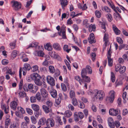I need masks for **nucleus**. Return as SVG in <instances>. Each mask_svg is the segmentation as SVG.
Segmentation results:
<instances>
[{
    "mask_svg": "<svg viewBox=\"0 0 128 128\" xmlns=\"http://www.w3.org/2000/svg\"><path fill=\"white\" fill-rule=\"evenodd\" d=\"M106 17L108 20L110 22H111L112 20V16L110 14H107Z\"/></svg>",
    "mask_w": 128,
    "mask_h": 128,
    "instance_id": "79ce46f5",
    "label": "nucleus"
},
{
    "mask_svg": "<svg viewBox=\"0 0 128 128\" xmlns=\"http://www.w3.org/2000/svg\"><path fill=\"white\" fill-rule=\"evenodd\" d=\"M18 94L19 96L23 98L26 96V94L24 91H18Z\"/></svg>",
    "mask_w": 128,
    "mask_h": 128,
    "instance_id": "2f4dec72",
    "label": "nucleus"
},
{
    "mask_svg": "<svg viewBox=\"0 0 128 128\" xmlns=\"http://www.w3.org/2000/svg\"><path fill=\"white\" fill-rule=\"evenodd\" d=\"M10 119L8 118H7V116L6 117L5 125L8 126L10 125Z\"/></svg>",
    "mask_w": 128,
    "mask_h": 128,
    "instance_id": "4c0bfd02",
    "label": "nucleus"
},
{
    "mask_svg": "<svg viewBox=\"0 0 128 128\" xmlns=\"http://www.w3.org/2000/svg\"><path fill=\"white\" fill-rule=\"evenodd\" d=\"M18 51L16 50L13 51L12 53V56L14 58H15L17 56L18 54Z\"/></svg>",
    "mask_w": 128,
    "mask_h": 128,
    "instance_id": "a18cd8bd",
    "label": "nucleus"
},
{
    "mask_svg": "<svg viewBox=\"0 0 128 128\" xmlns=\"http://www.w3.org/2000/svg\"><path fill=\"white\" fill-rule=\"evenodd\" d=\"M52 46L54 48L58 50H60L61 48L60 46L58 43H55L52 45Z\"/></svg>",
    "mask_w": 128,
    "mask_h": 128,
    "instance_id": "a211bd4d",
    "label": "nucleus"
},
{
    "mask_svg": "<svg viewBox=\"0 0 128 128\" xmlns=\"http://www.w3.org/2000/svg\"><path fill=\"white\" fill-rule=\"evenodd\" d=\"M110 79L113 82H114L116 80L115 74L112 72H111Z\"/></svg>",
    "mask_w": 128,
    "mask_h": 128,
    "instance_id": "c85d7f7f",
    "label": "nucleus"
},
{
    "mask_svg": "<svg viewBox=\"0 0 128 128\" xmlns=\"http://www.w3.org/2000/svg\"><path fill=\"white\" fill-rule=\"evenodd\" d=\"M97 119L99 123L102 124L103 122V120L100 116H98L97 117Z\"/></svg>",
    "mask_w": 128,
    "mask_h": 128,
    "instance_id": "680f3d73",
    "label": "nucleus"
},
{
    "mask_svg": "<svg viewBox=\"0 0 128 128\" xmlns=\"http://www.w3.org/2000/svg\"><path fill=\"white\" fill-rule=\"evenodd\" d=\"M30 68L31 67L29 64L27 63L25 64L22 68L23 75L24 76L25 75L27 72V70H29Z\"/></svg>",
    "mask_w": 128,
    "mask_h": 128,
    "instance_id": "0eeeda50",
    "label": "nucleus"
},
{
    "mask_svg": "<svg viewBox=\"0 0 128 128\" xmlns=\"http://www.w3.org/2000/svg\"><path fill=\"white\" fill-rule=\"evenodd\" d=\"M95 14L96 16L98 18H100L101 16V12L98 10H96L95 11Z\"/></svg>",
    "mask_w": 128,
    "mask_h": 128,
    "instance_id": "58836bf2",
    "label": "nucleus"
},
{
    "mask_svg": "<svg viewBox=\"0 0 128 128\" xmlns=\"http://www.w3.org/2000/svg\"><path fill=\"white\" fill-rule=\"evenodd\" d=\"M26 110L27 113L29 114L32 115L33 114V111L32 110L29 108H26Z\"/></svg>",
    "mask_w": 128,
    "mask_h": 128,
    "instance_id": "4d7b16f0",
    "label": "nucleus"
},
{
    "mask_svg": "<svg viewBox=\"0 0 128 128\" xmlns=\"http://www.w3.org/2000/svg\"><path fill=\"white\" fill-rule=\"evenodd\" d=\"M31 69L34 72L37 71L38 70V66L35 65L33 66Z\"/></svg>",
    "mask_w": 128,
    "mask_h": 128,
    "instance_id": "37998d69",
    "label": "nucleus"
},
{
    "mask_svg": "<svg viewBox=\"0 0 128 128\" xmlns=\"http://www.w3.org/2000/svg\"><path fill=\"white\" fill-rule=\"evenodd\" d=\"M74 120L76 122H77L78 121V117L77 112L75 113L74 115Z\"/></svg>",
    "mask_w": 128,
    "mask_h": 128,
    "instance_id": "8fccbe9b",
    "label": "nucleus"
},
{
    "mask_svg": "<svg viewBox=\"0 0 128 128\" xmlns=\"http://www.w3.org/2000/svg\"><path fill=\"white\" fill-rule=\"evenodd\" d=\"M95 94L94 97L95 100H102L103 99L104 96V93L102 90H95Z\"/></svg>",
    "mask_w": 128,
    "mask_h": 128,
    "instance_id": "f257e3e1",
    "label": "nucleus"
},
{
    "mask_svg": "<svg viewBox=\"0 0 128 128\" xmlns=\"http://www.w3.org/2000/svg\"><path fill=\"white\" fill-rule=\"evenodd\" d=\"M18 104V101H12L10 103V106L11 108L15 110Z\"/></svg>",
    "mask_w": 128,
    "mask_h": 128,
    "instance_id": "4468645a",
    "label": "nucleus"
},
{
    "mask_svg": "<svg viewBox=\"0 0 128 128\" xmlns=\"http://www.w3.org/2000/svg\"><path fill=\"white\" fill-rule=\"evenodd\" d=\"M24 120L26 121V123L28 124H29L30 122V119L27 116H25L24 118Z\"/></svg>",
    "mask_w": 128,
    "mask_h": 128,
    "instance_id": "e2e57ef3",
    "label": "nucleus"
},
{
    "mask_svg": "<svg viewBox=\"0 0 128 128\" xmlns=\"http://www.w3.org/2000/svg\"><path fill=\"white\" fill-rule=\"evenodd\" d=\"M42 108L44 111L46 113H48L52 111L51 108L45 105H42Z\"/></svg>",
    "mask_w": 128,
    "mask_h": 128,
    "instance_id": "ddd939ff",
    "label": "nucleus"
},
{
    "mask_svg": "<svg viewBox=\"0 0 128 128\" xmlns=\"http://www.w3.org/2000/svg\"><path fill=\"white\" fill-rule=\"evenodd\" d=\"M30 76L32 79L34 80V81L36 79L39 77L40 76L38 74L34 73L32 74Z\"/></svg>",
    "mask_w": 128,
    "mask_h": 128,
    "instance_id": "5701e85b",
    "label": "nucleus"
},
{
    "mask_svg": "<svg viewBox=\"0 0 128 128\" xmlns=\"http://www.w3.org/2000/svg\"><path fill=\"white\" fill-rule=\"evenodd\" d=\"M86 71L88 74H91L92 73V70L91 67L89 66H86V68H85Z\"/></svg>",
    "mask_w": 128,
    "mask_h": 128,
    "instance_id": "c9c22d12",
    "label": "nucleus"
},
{
    "mask_svg": "<svg viewBox=\"0 0 128 128\" xmlns=\"http://www.w3.org/2000/svg\"><path fill=\"white\" fill-rule=\"evenodd\" d=\"M16 43L15 42H11L9 44L10 47L12 49H14L16 45Z\"/></svg>",
    "mask_w": 128,
    "mask_h": 128,
    "instance_id": "de8ad7c7",
    "label": "nucleus"
},
{
    "mask_svg": "<svg viewBox=\"0 0 128 128\" xmlns=\"http://www.w3.org/2000/svg\"><path fill=\"white\" fill-rule=\"evenodd\" d=\"M31 120L32 122L34 124H35L36 122V119L34 116L31 117Z\"/></svg>",
    "mask_w": 128,
    "mask_h": 128,
    "instance_id": "603ef678",
    "label": "nucleus"
},
{
    "mask_svg": "<svg viewBox=\"0 0 128 128\" xmlns=\"http://www.w3.org/2000/svg\"><path fill=\"white\" fill-rule=\"evenodd\" d=\"M108 38V35L107 34L105 33L104 34V40L105 42V44H106V42L107 41V39Z\"/></svg>",
    "mask_w": 128,
    "mask_h": 128,
    "instance_id": "6e6d98bb",
    "label": "nucleus"
},
{
    "mask_svg": "<svg viewBox=\"0 0 128 128\" xmlns=\"http://www.w3.org/2000/svg\"><path fill=\"white\" fill-rule=\"evenodd\" d=\"M95 93L96 92H95V90L93 91L92 90H89V92H88V94L92 95L94 98V94H95Z\"/></svg>",
    "mask_w": 128,
    "mask_h": 128,
    "instance_id": "3c124183",
    "label": "nucleus"
},
{
    "mask_svg": "<svg viewBox=\"0 0 128 128\" xmlns=\"http://www.w3.org/2000/svg\"><path fill=\"white\" fill-rule=\"evenodd\" d=\"M50 94L51 96L53 98H55L57 96V91L53 89L51 90Z\"/></svg>",
    "mask_w": 128,
    "mask_h": 128,
    "instance_id": "412c9836",
    "label": "nucleus"
},
{
    "mask_svg": "<svg viewBox=\"0 0 128 128\" xmlns=\"http://www.w3.org/2000/svg\"><path fill=\"white\" fill-rule=\"evenodd\" d=\"M120 110L118 109H114L113 108H111L109 110V113L110 115L112 116H116L118 114V111Z\"/></svg>",
    "mask_w": 128,
    "mask_h": 128,
    "instance_id": "6e6552de",
    "label": "nucleus"
},
{
    "mask_svg": "<svg viewBox=\"0 0 128 128\" xmlns=\"http://www.w3.org/2000/svg\"><path fill=\"white\" fill-rule=\"evenodd\" d=\"M61 87L62 90L64 92H66V88L65 84L64 83L61 84Z\"/></svg>",
    "mask_w": 128,
    "mask_h": 128,
    "instance_id": "09e8293b",
    "label": "nucleus"
},
{
    "mask_svg": "<svg viewBox=\"0 0 128 128\" xmlns=\"http://www.w3.org/2000/svg\"><path fill=\"white\" fill-rule=\"evenodd\" d=\"M101 8L103 11H105L106 12H111V10L107 6H102Z\"/></svg>",
    "mask_w": 128,
    "mask_h": 128,
    "instance_id": "aec40b11",
    "label": "nucleus"
},
{
    "mask_svg": "<svg viewBox=\"0 0 128 128\" xmlns=\"http://www.w3.org/2000/svg\"><path fill=\"white\" fill-rule=\"evenodd\" d=\"M46 80L48 83L51 86H54L55 85V80L54 78L51 76H47L46 77Z\"/></svg>",
    "mask_w": 128,
    "mask_h": 128,
    "instance_id": "20e7f679",
    "label": "nucleus"
},
{
    "mask_svg": "<svg viewBox=\"0 0 128 128\" xmlns=\"http://www.w3.org/2000/svg\"><path fill=\"white\" fill-rule=\"evenodd\" d=\"M68 107L69 110H74V107L71 104H68Z\"/></svg>",
    "mask_w": 128,
    "mask_h": 128,
    "instance_id": "0e129e2a",
    "label": "nucleus"
},
{
    "mask_svg": "<svg viewBox=\"0 0 128 128\" xmlns=\"http://www.w3.org/2000/svg\"><path fill=\"white\" fill-rule=\"evenodd\" d=\"M60 1L61 2V4L63 8H64V7L66 6L68 3V2L66 0H60Z\"/></svg>",
    "mask_w": 128,
    "mask_h": 128,
    "instance_id": "4be33fe9",
    "label": "nucleus"
},
{
    "mask_svg": "<svg viewBox=\"0 0 128 128\" xmlns=\"http://www.w3.org/2000/svg\"><path fill=\"white\" fill-rule=\"evenodd\" d=\"M28 86L30 92L34 94L36 92L38 88L37 86H34L32 84H28Z\"/></svg>",
    "mask_w": 128,
    "mask_h": 128,
    "instance_id": "f03ea898",
    "label": "nucleus"
},
{
    "mask_svg": "<svg viewBox=\"0 0 128 128\" xmlns=\"http://www.w3.org/2000/svg\"><path fill=\"white\" fill-rule=\"evenodd\" d=\"M18 110L20 111L22 114H24L25 113V111L24 108L21 106L18 107Z\"/></svg>",
    "mask_w": 128,
    "mask_h": 128,
    "instance_id": "864d4df0",
    "label": "nucleus"
},
{
    "mask_svg": "<svg viewBox=\"0 0 128 128\" xmlns=\"http://www.w3.org/2000/svg\"><path fill=\"white\" fill-rule=\"evenodd\" d=\"M85 81L88 82H90V79L89 77L88 76H85L84 78H82Z\"/></svg>",
    "mask_w": 128,
    "mask_h": 128,
    "instance_id": "bf43d9fd",
    "label": "nucleus"
},
{
    "mask_svg": "<svg viewBox=\"0 0 128 128\" xmlns=\"http://www.w3.org/2000/svg\"><path fill=\"white\" fill-rule=\"evenodd\" d=\"M96 30V27L94 25L90 24L89 27V31L90 32L92 31H95Z\"/></svg>",
    "mask_w": 128,
    "mask_h": 128,
    "instance_id": "a878e982",
    "label": "nucleus"
},
{
    "mask_svg": "<svg viewBox=\"0 0 128 128\" xmlns=\"http://www.w3.org/2000/svg\"><path fill=\"white\" fill-rule=\"evenodd\" d=\"M72 104L74 106H76L78 104L77 100L76 98H73L72 101Z\"/></svg>",
    "mask_w": 128,
    "mask_h": 128,
    "instance_id": "a19ab883",
    "label": "nucleus"
},
{
    "mask_svg": "<svg viewBox=\"0 0 128 128\" xmlns=\"http://www.w3.org/2000/svg\"><path fill=\"white\" fill-rule=\"evenodd\" d=\"M32 109L35 111L38 112L39 110L40 107L39 106L36 104H33L32 105Z\"/></svg>",
    "mask_w": 128,
    "mask_h": 128,
    "instance_id": "6ab92c4d",
    "label": "nucleus"
},
{
    "mask_svg": "<svg viewBox=\"0 0 128 128\" xmlns=\"http://www.w3.org/2000/svg\"><path fill=\"white\" fill-rule=\"evenodd\" d=\"M36 53L37 54L38 56L41 57H44V56L45 54L44 53L41 51H36Z\"/></svg>",
    "mask_w": 128,
    "mask_h": 128,
    "instance_id": "cd10ccee",
    "label": "nucleus"
},
{
    "mask_svg": "<svg viewBox=\"0 0 128 128\" xmlns=\"http://www.w3.org/2000/svg\"><path fill=\"white\" fill-rule=\"evenodd\" d=\"M36 98L38 100H40L41 97L40 95V93L39 92H38L36 95Z\"/></svg>",
    "mask_w": 128,
    "mask_h": 128,
    "instance_id": "5fc2aeb1",
    "label": "nucleus"
},
{
    "mask_svg": "<svg viewBox=\"0 0 128 128\" xmlns=\"http://www.w3.org/2000/svg\"><path fill=\"white\" fill-rule=\"evenodd\" d=\"M40 92L42 96L44 98H47L48 97V92L46 90L42 88L40 90Z\"/></svg>",
    "mask_w": 128,
    "mask_h": 128,
    "instance_id": "9d476101",
    "label": "nucleus"
},
{
    "mask_svg": "<svg viewBox=\"0 0 128 128\" xmlns=\"http://www.w3.org/2000/svg\"><path fill=\"white\" fill-rule=\"evenodd\" d=\"M64 82L65 83L66 85H69L68 83V78L66 77L64 80Z\"/></svg>",
    "mask_w": 128,
    "mask_h": 128,
    "instance_id": "338daca9",
    "label": "nucleus"
},
{
    "mask_svg": "<svg viewBox=\"0 0 128 128\" xmlns=\"http://www.w3.org/2000/svg\"><path fill=\"white\" fill-rule=\"evenodd\" d=\"M38 42H33L31 44L26 48L27 49L30 48L35 47L38 46Z\"/></svg>",
    "mask_w": 128,
    "mask_h": 128,
    "instance_id": "b1692460",
    "label": "nucleus"
},
{
    "mask_svg": "<svg viewBox=\"0 0 128 128\" xmlns=\"http://www.w3.org/2000/svg\"><path fill=\"white\" fill-rule=\"evenodd\" d=\"M40 76L35 80L34 81L35 83L38 86H44L45 88H46V84H45V82H44V83L42 84V81L40 80Z\"/></svg>",
    "mask_w": 128,
    "mask_h": 128,
    "instance_id": "423d86ee",
    "label": "nucleus"
},
{
    "mask_svg": "<svg viewBox=\"0 0 128 128\" xmlns=\"http://www.w3.org/2000/svg\"><path fill=\"white\" fill-rule=\"evenodd\" d=\"M27 124L25 122H22L21 124V128H28Z\"/></svg>",
    "mask_w": 128,
    "mask_h": 128,
    "instance_id": "e433bc0d",
    "label": "nucleus"
},
{
    "mask_svg": "<svg viewBox=\"0 0 128 128\" xmlns=\"http://www.w3.org/2000/svg\"><path fill=\"white\" fill-rule=\"evenodd\" d=\"M108 59V64L110 66H112L113 65L112 59L110 57H107Z\"/></svg>",
    "mask_w": 128,
    "mask_h": 128,
    "instance_id": "473e14b6",
    "label": "nucleus"
},
{
    "mask_svg": "<svg viewBox=\"0 0 128 128\" xmlns=\"http://www.w3.org/2000/svg\"><path fill=\"white\" fill-rule=\"evenodd\" d=\"M115 93L114 92L113 90L110 91L109 93V96L114 99L115 96Z\"/></svg>",
    "mask_w": 128,
    "mask_h": 128,
    "instance_id": "f704fd0d",
    "label": "nucleus"
},
{
    "mask_svg": "<svg viewBox=\"0 0 128 128\" xmlns=\"http://www.w3.org/2000/svg\"><path fill=\"white\" fill-rule=\"evenodd\" d=\"M30 101L32 103L34 102H36V98L34 96H32L30 98Z\"/></svg>",
    "mask_w": 128,
    "mask_h": 128,
    "instance_id": "774afa93",
    "label": "nucleus"
},
{
    "mask_svg": "<svg viewBox=\"0 0 128 128\" xmlns=\"http://www.w3.org/2000/svg\"><path fill=\"white\" fill-rule=\"evenodd\" d=\"M8 62V61L6 59H3L2 61V63L4 65L7 64Z\"/></svg>",
    "mask_w": 128,
    "mask_h": 128,
    "instance_id": "69168bd1",
    "label": "nucleus"
},
{
    "mask_svg": "<svg viewBox=\"0 0 128 128\" xmlns=\"http://www.w3.org/2000/svg\"><path fill=\"white\" fill-rule=\"evenodd\" d=\"M108 124L110 128H114L115 126L114 123V120L111 117L109 118L108 119Z\"/></svg>",
    "mask_w": 128,
    "mask_h": 128,
    "instance_id": "9b49d317",
    "label": "nucleus"
},
{
    "mask_svg": "<svg viewBox=\"0 0 128 128\" xmlns=\"http://www.w3.org/2000/svg\"><path fill=\"white\" fill-rule=\"evenodd\" d=\"M121 65L120 64H118L115 66V70L116 72H118L120 68Z\"/></svg>",
    "mask_w": 128,
    "mask_h": 128,
    "instance_id": "13d9d810",
    "label": "nucleus"
},
{
    "mask_svg": "<svg viewBox=\"0 0 128 128\" xmlns=\"http://www.w3.org/2000/svg\"><path fill=\"white\" fill-rule=\"evenodd\" d=\"M46 120L44 117H42L40 118L38 122V124L42 126L46 124Z\"/></svg>",
    "mask_w": 128,
    "mask_h": 128,
    "instance_id": "2eb2a0df",
    "label": "nucleus"
},
{
    "mask_svg": "<svg viewBox=\"0 0 128 128\" xmlns=\"http://www.w3.org/2000/svg\"><path fill=\"white\" fill-rule=\"evenodd\" d=\"M70 96L71 98H74L75 97V95L74 92L73 91L71 90L70 92Z\"/></svg>",
    "mask_w": 128,
    "mask_h": 128,
    "instance_id": "49530a36",
    "label": "nucleus"
},
{
    "mask_svg": "<svg viewBox=\"0 0 128 128\" xmlns=\"http://www.w3.org/2000/svg\"><path fill=\"white\" fill-rule=\"evenodd\" d=\"M87 72L85 68H83L82 70L81 75L82 78H84V76H86Z\"/></svg>",
    "mask_w": 128,
    "mask_h": 128,
    "instance_id": "bb28decb",
    "label": "nucleus"
},
{
    "mask_svg": "<svg viewBox=\"0 0 128 128\" xmlns=\"http://www.w3.org/2000/svg\"><path fill=\"white\" fill-rule=\"evenodd\" d=\"M45 48L48 51L52 50V45L50 43H47L44 46Z\"/></svg>",
    "mask_w": 128,
    "mask_h": 128,
    "instance_id": "f3484780",
    "label": "nucleus"
},
{
    "mask_svg": "<svg viewBox=\"0 0 128 128\" xmlns=\"http://www.w3.org/2000/svg\"><path fill=\"white\" fill-rule=\"evenodd\" d=\"M128 113V111L126 109H124L123 110L122 112V115L125 116Z\"/></svg>",
    "mask_w": 128,
    "mask_h": 128,
    "instance_id": "052dcab7",
    "label": "nucleus"
},
{
    "mask_svg": "<svg viewBox=\"0 0 128 128\" xmlns=\"http://www.w3.org/2000/svg\"><path fill=\"white\" fill-rule=\"evenodd\" d=\"M72 112L69 110H66L64 113V115L67 118L70 117L72 116Z\"/></svg>",
    "mask_w": 128,
    "mask_h": 128,
    "instance_id": "393cba45",
    "label": "nucleus"
},
{
    "mask_svg": "<svg viewBox=\"0 0 128 128\" xmlns=\"http://www.w3.org/2000/svg\"><path fill=\"white\" fill-rule=\"evenodd\" d=\"M49 72L50 73L53 74L55 72V68L53 66H50L48 67Z\"/></svg>",
    "mask_w": 128,
    "mask_h": 128,
    "instance_id": "c756f323",
    "label": "nucleus"
},
{
    "mask_svg": "<svg viewBox=\"0 0 128 128\" xmlns=\"http://www.w3.org/2000/svg\"><path fill=\"white\" fill-rule=\"evenodd\" d=\"M65 28V26L63 25L61 27L60 32H58L59 35L60 36H62V38H66Z\"/></svg>",
    "mask_w": 128,
    "mask_h": 128,
    "instance_id": "39448f33",
    "label": "nucleus"
},
{
    "mask_svg": "<svg viewBox=\"0 0 128 128\" xmlns=\"http://www.w3.org/2000/svg\"><path fill=\"white\" fill-rule=\"evenodd\" d=\"M126 68L125 66H121L120 69V74H122L125 72L126 70Z\"/></svg>",
    "mask_w": 128,
    "mask_h": 128,
    "instance_id": "c03bdc74",
    "label": "nucleus"
},
{
    "mask_svg": "<svg viewBox=\"0 0 128 128\" xmlns=\"http://www.w3.org/2000/svg\"><path fill=\"white\" fill-rule=\"evenodd\" d=\"M114 99L109 96L107 97L106 98V100L108 102L112 103L113 102Z\"/></svg>",
    "mask_w": 128,
    "mask_h": 128,
    "instance_id": "ea45409f",
    "label": "nucleus"
},
{
    "mask_svg": "<svg viewBox=\"0 0 128 128\" xmlns=\"http://www.w3.org/2000/svg\"><path fill=\"white\" fill-rule=\"evenodd\" d=\"M46 103L48 106L50 108H51L53 104V103L52 101L50 100H47L46 102Z\"/></svg>",
    "mask_w": 128,
    "mask_h": 128,
    "instance_id": "72a5a7b5",
    "label": "nucleus"
},
{
    "mask_svg": "<svg viewBox=\"0 0 128 128\" xmlns=\"http://www.w3.org/2000/svg\"><path fill=\"white\" fill-rule=\"evenodd\" d=\"M112 28L114 32L117 35L120 34V31L116 26L114 24L112 25Z\"/></svg>",
    "mask_w": 128,
    "mask_h": 128,
    "instance_id": "dca6fc26",
    "label": "nucleus"
},
{
    "mask_svg": "<svg viewBox=\"0 0 128 128\" xmlns=\"http://www.w3.org/2000/svg\"><path fill=\"white\" fill-rule=\"evenodd\" d=\"M75 80L78 82L80 85H82V82H83V80L81 79L78 76H75Z\"/></svg>",
    "mask_w": 128,
    "mask_h": 128,
    "instance_id": "7c9ffc66",
    "label": "nucleus"
},
{
    "mask_svg": "<svg viewBox=\"0 0 128 128\" xmlns=\"http://www.w3.org/2000/svg\"><path fill=\"white\" fill-rule=\"evenodd\" d=\"M90 38H88V40L90 43H94L96 42L94 39V35L93 33L90 34Z\"/></svg>",
    "mask_w": 128,
    "mask_h": 128,
    "instance_id": "f8f14e48",
    "label": "nucleus"
},
{
    "mask_svg": "<svg viewBox=\"0 0 128 128\" xmlns=\"http://www.w3.org/2000/svg\"><path fill=\"white\" fill-rule=\"evenodd\" d=\"M46 125L48 127H52L54 126V122L52 118H48L46 120Z\"/></svg>",
    "mask_w": 128,
    "mask_h": 128,
    "instance_id": "1a4fd4ad",
    "label": "nucleus"
},
{
    "mask_svg": "<svg viewBox=\"0 0 128 128\" xmlns=\"http://www.w3.org/2000/svg\"><path fill=\"white\" fill-rule=\"evenodd\" d=\"M12 7L15 10H18L21 8V5L20 3L18 2L13 1L12 2Z\"/></svg>",
    "mask_w": 128,
    "mask_h": 128,
    "instance_id": "7ed1b4c3",
    "label": "nucleus"
}]
</instances>
